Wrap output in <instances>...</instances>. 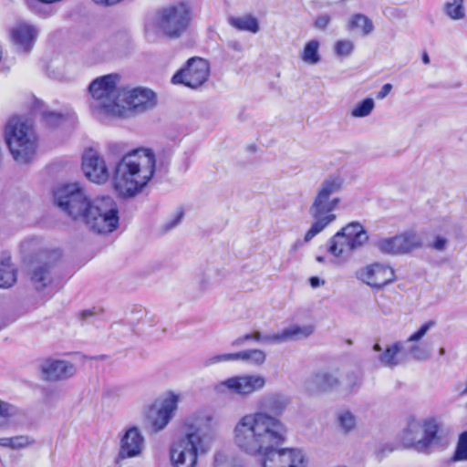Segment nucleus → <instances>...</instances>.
<instances>
[{"label":"nucleus","instance_id":"1","mask_svg":"<svg viewBox=\"0 0 467 467\" xmlns=\"http://www.w3.org/2000/svg\"><path fill=\"white\" fill-rule=\"evenodd\" d=\"M286 436L285 424L265 413L243 415L233 430L234 445L249 456L260 457L262 467H307L302 450L280 448Z\"/></svg>","mask_w":467,"mask_h":467},{"label":"nucleus","instance_id":"2","mask_svg":"<svg viewBox=\"0 0 467 467\" xmlns=\"http://www.w3.org/2000/svg\"><path fill=\"white\" fill-rule=\"evenodd\" d=\"M213 420L206 411H196L185 419L184 432L170 448L172 467H197L199 457L210 452L213 437L202 431L211 426Z\"/></svg>","mask_w":467,"mask_h":467},{"label":"nucleus","instance_id":"3","mask_svg":"<svg viewBox=\"0 0 467 467\" xmlns=\"http://www.w3.org/2000/svg\"><path fill=\"white\" fill-rule=\"evenodd\" d=\"M155 155L150 149H138L124 155L116 164L113 183L119 195L134 196L151 180Z\"/></svg>","mask_w":467,"mask_h":467},{"label":"nucleus","instance_id":"4","mask_svg":"<svg viewBox=\"0 0 467 467\" xmlns=\"http://www.w3.org/2000/svg\"><path fill=\"white\" fill-rule=\"evenodd\" d=\"M344 180L338 174L329 175L318 186L317 193L309 207V214L314 220L304 236V242H310L323 232L336 219L335 209L340 202L338 197L332 195L343 187Z\"/></svg>","mask_w":467,"mask_h":467},{"label":"nucleus","instance_id":"5","mask_svg":"<svg viewBox=\"0 0 467 467\" xmlns=\"http://www.w3.org/2000/svg\"><path fill=\"white\" fill-rule=\"evenodd\" d=\"M5 137L16 162L27 163L32 160L36 151V136L30 124L13 117L6 124Z\"/></svg>","mask_w":467,"mask_h":467},{"label":"nucleus","instance_id":"6","mask_svg":"<svg viewBox=\"0 0 467 467\" xmlns=\"http://www.w3.org/2000/svg\"><path fill=\"white\" fill-rule=\"evenodd\" d=\"M189 22L190 10L187 5L178 3L159 9L147 21L145 30L149 35L162 33L169 37H177L187 28Z\"/></svg>","mask_w":467,"mask_h":467},{"label":"nucleus","instance_id":"7","mask_svg":"<svg viewBox=\"0 0 467 467\" xmlns=\"http://www.w3.org/2000/svg\"><path fill=\"white\" fill-rule=\"evenodd\" d=\"M119 211L111 197H98L90 202L80 218L89 230L98 234H109L119 225Z\"/></svg>","mask_w":467,"mask_h":467},{"label":"nucleus","instance_id":"8","mask_svg":"<svg viewBox=\"0 0 467 467\" xmlns=\"http://www.w3.org/2000/svg\"><path fill=\"white\" fill-rule=\"evenodd\" d=\"M368 240L364 227L358 222H351L328 240L327 251L337 262H346Z\"/></svg>","mask_w":467,"mask_h":467},{"label":"nucleus","instance_id":"9","mask_svg":"<svg viewBox=\"0 0 467 467\" xmlns=\"http://www.w3.org/2000/svg\"><path fill=\"white\" fill-rule=\"evenodd\" d=\"M157 104L156 94L146 88H120L113 117L131 118L152 109Z\"/></svg>","mask_w":467,"mask_h":467},{"label":"nucleus","instance_id":"10","mask_svg":"<svg viewBox=\"0 0 467 467\" xmlns=\"http://www.w3.org/2000/svg\"><path fill=\"white\" fill-rule=\"evenodd\" d=\"M119 76L109 74L94 79L88 87L93 102L91 109L98 117L112 116L110 109L117 106L120 88H117Z\"/></svg>","mask_w":467,"mask_h":467},{"label":"nucleus","instance_id":"11","mask_svg":"<svg viewBox=\"0 0 467 467\" xmlns=\"http://www.w3.org/2000/svg\"><path fill=\"white\" fill-rule=\"evenodd\" d=\"M53 196L56 205L74 220L80 219L92 202L85 189L78 182L57 187Z\"/></svg>","mask_w":467,"mask_h":467},{"label":"nucleus","instance_id":"12","mask_svg":"<svg viewBox=\"0 0 467 467\" xmlns=\"http://www.w3.org/2000/svg\"><path fill=\"white\" fill-rule=\"evenodd\" d=\"M21 251L26 258L33 257L37 265L30 272V279L37 290H41L47 287L52 282L51 265L47 259L51 256L58 257L59 253L57 251H48L43 249L41 243L36 239H30L25 241L21 244Z\"/></svg>","mask_w":467,"mask_h":467},{"label":"nucleus","instance_id":"13","mask_svg":"<svg viewBox=\"0 0 467 467\" xmlns=\"http://www.w3.org/2000/svg\"><path fill=\"white\" fill-rule=\"evenodd\" d=\"M266 379L258 374H245L228 378L214 386L220 395H236L248 397L265 388Z\"/></svg>","mask_w":467,"mask_h":467},{"label":"nucleus","instance_id":"14","mask_svg":"<svg viewBox=\"0 0 467 467\" xmlns=\"http://www.w3.org/2000/svg\"><path fill=\"white\" fill-rule=\"evenodd\" d=\"M210 67L207 60L201 57H192L188 60L187 66L178 71L171 78L173 84H183L186 87L196 88L207 81Z\"/></svg>","mask_w":467,"mask_h":467},{"label":"nucleus","instance_id":"15","mask_svg":"<svg viewBox=\"0 0 467 467\" xmlns=\"http://www.w3.org/2000/svg\"><path fill=\"white\" fill-rule=\"evenodd\" d=\"M356 277L374 288H381L395 279V273L387 265L374 263L358 269Z\"/></svg>","mask_w":467,"mask_h":467},{"label":"nucleus","instance_id":"16","mask_svg":"<svg viewBox=\"0 0 467 467\" xmlns=\"http://www.w3.org/2000/svg\"><path fill=\"white\" fill-rule=\"evenodd\" d=\"M82 170L90 182L98 184L105 183L109 178L104 159L93 149H88L83 153Z\"/></svg>","mask_w":467,"mask_h":467},{"label":"nucleus","instance_id":"17","mask_svg":"<svg viewBox=\"0 0 467 467\" xmlns=\"http://www.w3.org/2000/svg\"><path fill=\"white\" fill-rule=\"evenodd\" d=\"M145 449V438L136 426L128 428L119 441L118 458L126 460L139 457Z\"/></svg>","mask_w":467,"mask_h":467},{"label":"nucleus","instance_id":"18","mask_svg":"<svg viewBox=\"0 0 467 467\" xmlns=\"http://www.w3.org/2000/svg\"><path fill=\"white\" fill-rule=\"evenodd\" d=\"M39 371L44 380L58 381L74 376L76 368L69 361L47 358L40 362Z\"/></svg>","mask_w":467,"mask_h":467},{"label":"nucleus","instance_id":"19","mask_svg":"<svg viewBox=\"0 0 467 467\" xmlns=\"http://www.w3.org/2000/svg\"><path fill=\"white\" fill-rule=\"evenodd\" d=\"M256 402L259 410L249 414L265 413L274 419H279L278 416L285 411L290 400L281 393H266L261 396Z\"/></svg>","mask_w":467,"mask_h":467},{"label":"nucleus","instance_id":"20","mask_svg":"<svg viewBox=\"0 0 467 467\" xmlns=\"http://www.w3.org/2000/svg\"><path fill=\"white\" fill-rule=\"evenodd\" d=\"M36 36V28L26 22L17 23L11 30L12 41L19 51H30Z\"/></svg>","mask_w":467,"mask_h":467},{"label":"nucleus","instance_id":"21","mask_svg":"<svg viewBox=\"0 0 467 467\" xmlns=\"http://www.w3.org/2000/svg\"><path fill=\"white\" fill-rule=\"evenodd\" d=\"M313 328L310 326H292L280 333L262 336L261 342L278 344L291 339L306 337L311 335Z\"/></svg>","mask_w":467,"mask_h":467},{"label":"nucleus","instance_id":"22","mask_svg":"<svg viewBox=\"0 0 467 467\" xmlns=\"http://www.w3.org/2000/svg\"><path fill=\"white\" fill-rule=\"evenodd\" d=\"M421 431L420 420H410L403 434V441L409 447H414L419 451H425L427 443L424 442Z\"/></svg>","mask_w":467,"mask_h":467},{"label":"nucleus","instance_id":"23","mask_svg":"<svg viewBox=\"0 0 467 467\" xmlns=\"http://www.w3.org/2000/svg\"><path fill=\"white\" fill-rule=\"evenodd\" d=\"M17 280V269L11 263V256L8 253H4L0 260V288H9L13 286Z\"/></svg>","mask_w":467,"mask_h":467},{"label":"nucleus","instance_id":"24","mask_svg":"<svg viewBox=\"0 0 467 467\" xmlns=\"http://www.w3.org/2000/svg\"><path fill=\"white\" fill-rule=\"evenodd\" d=\"M228 22L233 27L240 31L256 34L260 29L257 18L252 15L232 16L228 19Z\"/></svg>","mask_w":467,"mask_h":467},{"label":"nucleus","instance_id":"25","mask_svg":"<svg viewBox=\"0 0 467 467\" xmlns=\"http://www.w3.org/2000/svg\"><path fill=\"white\" fill-rule=\"evenodd\" d=\"M320 42L317 39H312L306 42L303 50L300 53V58L307 65H317L321 61V55L319 53Z\"/></svg>","mask_w":467,"mask_h":467},{"label":"nucleus","instance_id":"26","mask_svg":"<svg viewBox=\"0 0 467 467\" xmlns=\"http://www.w3.org/2000/svg\"><path fill=\"white\" fill-rule=\"evenodd\" d=\"M403 343L396 342L386 349L379 356V361L385 367L393 368L399 364L398 354L402 350Z\"/></svg>","mask_w":467,"mask_h":467},{"label":"nucleus","instance_id":"27","mask_svg":"<svg viewBox=\"0 0 467 467\" xmlns=\"http://www.w3.org/2000/svg\"><path fill=\"white\" fill-rule=\"evenodd\" d=\"M312 383L317 390L327 391L336 388L338 385V379L330 373L320 372L315 375Z\"/></svg>","mask_w":467,"mask_h":467},{"label":"nucleus","instance_id":"28","mask_svg":"<svg viewBox=\"0 0 467 467\" xmlns=\"http://www.w3.org/2000/svg\"><path fill=\"white\" fill-rule=\"evenodd\" d=\"M349 30H361L363 35H368L373 31L372 21L362 14H355L351 16L348 24Z\"/></svg>","mask_w":467,"mask_h":467},{"label":"nucleus","instance_id":"29","mask_svg":"<svg viewBox=\"0 0 467 467\" xmlns=\"http://www.w3.org/2000/svg\"><path fill=\"white\" fill-rule=\"evenodd\" d=\"M238 360H242L254 366H262L266 360V353L258 348L242 350L238 352Z\"/></svg>","mask_w":467,"mask_h":467},{"label":"nucleus","instance_id":"30","mask_svg":"<svg viewBox=\"0 0 467 467\" xmlns=\"http://www.w3.org/2000/svg\"><path fill=\"white\" fill-rule=\"evenodd\" d=\"M399 237L403 254L417 249L422 244L421 237L414 231H406L399 234Z\"/></svg>","mask_w":467,"mask_h":467},{"label":"nucleus","instance_id":"31","mask_svg":"<svg viewBox=\"0 0 467 467\" xmlns=\"http://www.w3.org/2000/svg\"><path fill=\"white\" fill-rule=\"evenodd\" d=\"M377 247L379 249L380 252L384 254H403L402 253V246L400 245V241L399 234L390 237V238H384L379 240L377 243Z\"/></svg>","mask_w":467,"mask_h":467},{"label":"nucleus","instance_id":"32","mask_svg":"<svg viewBox=\"0 0 467 467\" xmlns=\"http://www.w3.org/2000/svg\"><path fill=\"white\" fill-rule=\"evenodd\" d=\"M445 14L452 20H460L465 17L464 0H452L444 5Z\"/></svg>","mask_w":467,"mask_h":467},{"label":"nucleus","instance_id":"33","mask_svg":"<svg viewBox=\"0 0 467 467\" xmlns=\"http://www.w3.org/2000/svg\"><path fill=\"white\" fill-rule=\"evenodd\" d=\"M180 396L174 392H169L163 398L159 410L170 417L173 418L178 408Z\"/></svg>","mask_w":467,"mask_h":467},{"label":"nucleus","instance_id":"34","mask_svg":"<svg viewBox=\"0 0 467 467\" xmlns=\"http://www.w3.org/2000/svg\"><path fill=\"white\" fill-rule=\"evenodd\" d=\"M421 431L423 432V441L427 443V447H429L432 441L435 439L436 434L438 432V424L436 420L432 418L426 419L424 420H420Z\"/></svg>","mask_w":467,"mask_h":467},{"label":"nucleus","instance_id":"35","mask_svg":"<svg viewBox=\"0 0 467 467\" xmlns=\"http://www.w3.org/2000/svg\"><path fill=\"white\" fill-rule=\"evenodd\" d=\"M375 108V102L371 98H366L358 102L351 110V116L354 118H364L370 115Z\"/></svg>","mask_w":467,"mask_h":467},{"label":"nucleus","instance_id":"36","mask_svg":"<svg viewBox=\"0 0 467 467\" xmlns=\"http://www.w3.org/2000/svg\"><path fill=\"white\" fill-rule=\"evenodd\" d=\"M337 422L343 431L349 432L356 426V418L351 412L346 410L338 414Z\"/></svg>","mask_w":467,"mask_h":467},{"label":"nucleus","instance_id":"37","mask_svg":"<svg viewBox=\"0 0 467 467\" xmlns=\"http://www.w3.org/2000/svg\"><path fill=\"white\" fill-rule=\"evenodd\" d=\"M334 49L338 57H348L354 50V43L348 39L338 40L336 42Z\"/></svg>","mask_w":467,"mask_h":467},{"label":"nucleus","instance_id":"38","mask_svg":"<svg viewBox=\"0 0 467 467\" xmlns=\"http://www.w3.org/2000/svg\"><path fill=\"white\" fill-rule=\"evenodd\" d=\"M454 461L467 460V431L461 434L457 448L453 456Z\"/></svg>","mask_w":467,"mask_h":467},{"label":"nucleus","instance_id":"39","mask_svg":"<svg viewBox=\"0 0 467 467\" xmlns=\"http://www.w3.org/2000/svg\"><path fill=\"white\" fill-rule=\"evenodd\" d=\"M238 361V352L213 356L204 361V366H212L222 362Z\"/></svg>","mask_w":467,"mask_h":467},{"label":"nucleus","instance_id":"40","mask_svg":"<svg viewBox=\"0 0 467 467\" xmlns=\"http://www.w3.org/2000/svg\"><path fill=\"white\" fill-rule=\"evenodd\" d=\"M172 418L158 410L155 418L151 421V427L155 432L162 431Z\"/></svg>","mask_w":467,"mask_h":467},{"label":"nucleus","instance_id":"41","mask_svg":"<svg viewBox=\"0 0 467 467\" xmlns=\"http://www.w3.org/2000/svg\"><path fill=\"white\" fill-rule=\"evenodd\" d=\"M436 326V322L434 320H429L424 323L416 332L410 335L408 338V342H418L420 340L428 331Z\"/></svg>","mask_w":467,"mask_h":467},{"label":"nucleus","instance_id":"42","mask_svg":"<svg viewBox=\"0 0 467 467\" xmlns=\"http://www.w3.org/2000/svg\"><path fill=\"white\" fill-rule=\"evenodd\" d=\"M414 344L410 348L409 353L412 356L413 358L418 360H425L429 358L430 352L425 348L418 344L417 342H413Z\"/></svg>","mask_w":467,"mask_h":467},{"label":"nucleus","instance_id":"43","mask_svg":"<svg viewBox=\"0 0 467 467\" xmlns=\"http://www.w3.org/2000/svg\"><path fill=\"white\" fill-rule=\"evenodd\" d=\"M248 340H254L256 342H261L262 340V334L259 331H255L254 333L245 334L243 337H240L236 339H234L232 343L234 347H240L242 346L245 341Z\"/></svg>","mask_w":467,"mask_h":467},{"label":"nucleus","instance_id":"44","mask_svg":"<svg viewBox=\"0 0 467 467\" xmlns=\"http://www.w3.org/2000/svg\"><path fill=\"white\" fill-rule=\"evenodd\" d=\"M43 119L47 125L56 127L61 123L64 118L61 114L56 112H45L43 113Z\"/></svg>","mask_w":467,"mask_h":467},{"label":"nucleus","instance_id":"45","mask_svg":"<svg viewBox=\"0 0 467 467\" xmlns=\"http://www.w3.org/2000/svg\"><path fill=\"white\" fill-rule=\"evenodd\" d=\"M16 414V409L6 403L0 401V418L7 419ZM5 422L0 423V427L4 426Z\"/></svg>","mask_w":467,"mask_h":467},{"label":"nucleus","instance_id":"46","mask_svg":"<svg viewBox=\"0 0 467 467\" xmlns=\"http://www.w3.org/2000/svg\"><path fill=\"white\" fill-rule=\"evenodd\" d=\"M33 443V441L27 436L11 437V449L17 450L25 448Z\"/></svg>","mask_w":467,"mask_h":467},{"label":"nucleus","instance_id":"47","mask_svg":"<svg viewBox=\"0 0 467 467\" xmlns=\"http://www.w3.org/2000/svg\"><path fill=\"white\" fill-rule=\"evenodd\" d=\"M447 239L442 236H436L431 247L437 251H443L447 245Z\"/></svg>","mask_w":467,"mask_h":467},{"label":"nucleus","instance_id":"48","mask_svg":"<svg viewBox=\"0 0 467 467\" xmlns=\"http://www.w3.org/2000/svg\"><path fill=\"white\" fill-rule=\"evenodd\" d=\"M348 387L353 388L361 382V375L359 372H352L348 375Z\"/></svg>","mask_w":467,"mask_h":467},{"label":"nucleus","instance_id":"49","mask_svg":"<svg viewBox=\"0 0 467 467\" xmlns=\"http://www.w3.org/2000/svg\"><path fill=\"white\" fill-rule=\"evenodd\" d=\"M330 22V17L327 15L318 16L315 21V26L317 28L324 29Z\"/></svg>","mask_w":467,"mask_h":467},{"label":"nucleus","instance_id":"50","mask_svg":"<svg viewBox=\"0 0 467 467\" xmlns=\"http://www.w3.org/2000/svg\"><path fill=\"white\" fill-rule=\"evenodd\" d=\"M392 85L389 83H387L382 86L381 89L377 94V99H385L391 91Z\"/></svg>","mask_w":467,"mask_h":467},{"label":"nucleus","instance_id":"51","mask_svg":"<svg viewBox=\"0 0 467 467\" xmlns=\"http://www.w3.org/2000/svg\"><path fill=\"white\" fill-rule=\"evenodd\" d=\"M226 461V455L223 452L218 451L213 456V465L215 467L221 466Z\"/></svg>","mask_w":467,"mask_h":467},{"label":"nucleus","instance_id":"52","mask_svg":"<svg viewBox=\"0 0 467 467\" xmlns=\"http://www.w3.org/2000/svg\"><path fill=\"white\" fill-rule=\"evenodd\" d=\"M309 284L313 288H317L325 284V280L320 279L317 276H312L309 279Z\"/></svg>","mask_w":467,"mask_h":467},{"label":"nucleus","instance_id":"53","mask_svg":"<svg viewBox=\"0 0 467 467\" xmlns=\"http://www.w3.org/2000/svg\"><path fill=\"white\" fill-rule=\"evenodd\" d=\"M97 4L104 5H112L119 3L121 0H93Z\"/></svg>","mask_w":467,"mask_h":467},{"label":"nucleus","instance_id":"54","mask_svg":"<svg viewBox=\"0 0 467 467\" xmlns=\"http://www.w3.org/2000/svg\"><path fill=\"white\" fill-rule=\"evenodd\" d=\"M0 446L11 448V437L0 438Z\"/></svg>","mask_w":467,"mask_h":467},{"label":"nucleus","instance_id":"55","mask_svg":"<svg viewBox=\"0 0 467 467\" xmlns=\"http://www.w3.org/2000/svg\"><path fill=\"white\" fill-rule=\"evenodd\" d=\"M230 47L236 51H241V49H242L241 45L237 42L231 43Z\"/></svg>","mask_w":467,"mask_h":467},{"label":"nucleus","instance_id":"56","mask_svg":"<svg viewBox=\"0 0 467 467\" xmlns=\"http://www.w3.org/2000/svg\"><path fill=\"white\" fill-rule=\"evenodd\" d=\"M182 213H180L177 218L175 219V221L172 223L171 225H170V227H173L175 226L182 219Z\"/></svg>","mask_w":467,"mask_h":467},{"label":"nucleus","instance_id":"57","mask_svg":"<svg viewBox=\"0 0 467 467\" xmlns=\"http://www.w3.org/2000/svg\"><path fill=\"white\" fill-rule=\"evenodd\" d=\"M373 350L376 351V352H381L382 351V348L380 347L379 344L376 343L374 346H373Z\"/></svg>","mask_w":467,"mask_h":467},{"label":"nucleus","instance_id":"58","mask_svg":"<svg viewBox=\"0 0 467 467\" xmlns=\"http://www.w3.org/2000/svg\"><path fill=\"white\" fill-rule=\"evenodd\" d=\"M422 61H423L425 64H428V63L430 62V58H429V56H428L427 54H424V55H423Z\"/></svg>","mask_w":467,"mask_h":467},{"label":"nucleus","instance_id":"59","mask_svg":"<svg viewBox=\"0 0 467 467\" xmlns=\"http://www.w3.org/2000/svg\"><path fill=\"white\" fill-rule=\"evenodd\" d=\"M317 261L319 263H323L325 261V258L323 256H317Z\"/></svg>","mask_w":467,"mask_h":467},{"label":"nucleus","instance_id":"60","mask_svg":"<svg viewBox=\"0 0 467 467\" xmlns=\"http://www.w3.org/2000/svg\"><path fill=\"white\" fill-rule=\"evenodd\" d=\"M462 394L467 395V379H466L465 387L462 390Z\"/></svg>","mask_w":467,"mask_h":467},{"label":"nucleus","instance_id":"61","mask_svg":"<svg viewBox=\"0 0 467 467\" xmlns=\"http://www.w3.org/2000/svg\"><path fill=\"white\" fill-rule=\"evenodd\" d=\"M82 315H83V317H87V316H90L91 313L89 311H84Z\"/></svg>","mask_w":467,"mask_h":467},{"label":"nucleus","instance_id":"62","mask_svg":"<svg viewBox=\"0 0 467 467\" xmlns=\"http://www.w3.org/2000/svg\"><path fill=\"white\" fill-rule=\"evenodd\" d=\"M112 391H113V389H107L106 390V395H109Z\"/></svg>","mask_w":467,"mask_h":467},{"label":"nucleus","instance_id":"63","mask_svg":"<svg viewBox=\"0 0 467 467\" xmlns=\"http://www.w3.org/2000/svg\"><path fill=\"white\" fill-rule=\"evenodd\" d=\"M444 352H445L444 348H441V349H440V354L443 355V354H444Z\"/></svg>","mask_w":467,"mask_h":467}]
</instances>
